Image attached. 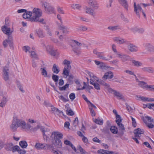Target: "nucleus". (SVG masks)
<instances>
[{"instance_id":"1","label":"nucleus","mask_w":154,"mask_h":154,"mask_svg":"<svg viewBox=\"0 0 154 154\" xmlns=\"http://www.w3.org/2000/svg\"><path fill=\"white\" fill-rule=\"evenodd\" d=\"M19 127L22 129L30 132L32 131L33 127L30 124L27 123L24 120L19 119L17 115H15L13 117L10 128L12 131H14Z\"/></svg>"},{"instance_id":"2","label":"nucleus","mask_w":154,"mask_h":154,"mask_svg":"<svg viewBox=\"0 0 154 154\" xmlns=\"http://www.w3.org/2000/svg\"><path fill=\"white\" fill-rule=\"evenodd\" d=\"M42 15V10L38 8H34L32 11H27L23 15V17L25 19L32 22L45 23L44 19L41 18Z\"/></svg>"},{"instance_id":"3","label":"nucleus","mask_w":154,"mask_h":154,"mask_svg":"<svg viewBox=\"0 0 154 154\" xmlns=\"http://www.w3.org/2000/svg\"><path fill=\"white\" fill-rule=\"evenodd\" d=\"M3 45L5 48L9 45L11 49L14 50V45L12 37L11 36H8V38L3 41Z\"/></svg>"},{"instance_id":"4","label":"nucleus","mask_w":154,"mask_h":154,"mask_svg":"<svg viewBox=\"0 0 154 154\" xmlns=\"http://www.w3.org/2000/svg\"><path fill=\"white\" fill-rule=\"evenodd\" d=\"M138 85L142 88L148 91L154 90V85H148L146 82L143 81H141L139 83H138Z\"/></svg>"},{"instance_id":"5","label":"nucleus","mask_w":154,"mask_h":154,"mask_svg":"<svg viewBox=\"0 0 154 154\" xmlns=\"http://www.w3.org/2000/svg\"><path fill=\"white\" fill-rule=\"evenodd\" d=\"M142 119L143 122L146 124L147 126L149 128H152L154 127V125L151 123L149 122H154V120L148 116H146L142 118Z\"/></svg>"},{"instance_id":"6","label":"nucleus","mask_w":154,"mask_h":154,"mask_svg":"<svg viewBox=\"0 0 154 154\" xmlns=\"http://www.w3.org/2000/svg\"><path fill=\"white\" fill-rule=\"evenodd\" d=\"M134 11L135 12L139 17H140V12H142L143 14L144 17H146V15L141 7V5L139 4H137L136 2H134Z\"/></svg>"},{"instance_id":"7","label":"nucleus","mask_w":154,"mask_h":154,"mask_svg":"<svg viewBox=\"0 0 154 154\" xmlns=\"http://www.w3.org/2000/svg\"><path fill=\"white\" fill-rule=\"evenodd\" d=\"M42 7L44 8L45 11L50 13H53L54 11V8L49 3L44 1L41 2Z\"/></svg>"},{"instance_id":"8","label":"nucleus","mask_w":154,"mask_h":154,"mask_svg":"<svg viewBox=\"0 0 154 154\" xmlns=\"http://www.w3.org/2000/svg\"><path fill=\"white\" fill-rule=\"evenodd\" d=\"M116 57L120 58L122 62H125L128 60L131 59L130 58V57L125 54H124L120 52L117 53L116 54Z\"/></svg>"},{"instance_id":"9","label":"nucleus","mask_w":154,"mask_h":154,"mask_svg":"<svg viewBox=\"0 0 154 154\" xmlns=\"http://www.w3.org/2000/svg\"><path fill=\"white\" fill-rule=\"evenodd\" d=\"M46 51L51 56H55L56 54L57 50L54 49L53 47L50 45H48L46 47Z\"/></svg>"},{"instance_id":"10","label":"nucleus","mask_w":154,"mask_h":154,"mask_svg":"<svg viewBox=\"0 0 154 154\" xmlns=\"http://www.w3.org/2000/svg\"><path fill=\"white\" fill-rule=\"evenodd\" d=\"M63 135L62 133L58 131H54L51 134V138L54 139L55 140L62 138Z\"/></svg>"},{"instance_id":"11","label":"nucleus","mask_w":154,"mask_h":154,"mask_svg":"<svg viewBox=\"0 0 154 154\" xmlns=\"http://www.w3.org/2000/svg\"><path fill=\"white\" fill-rule=\"evenodd\" d=\"M2 29L3 32L6 35L10 36L13 31V30H11L10 27L3 26L2 27Z\"/></svg>"},{"instance_id":"12","label":"nucleus","mask_w":154,"mask_h":154,"mask_svg":"<svg viewBox=\"0 0 154 154\" xmlns=\"http://www.w3.org/2000/svg\"><path fill=\"white\" fill-rule=\"evenodd\" d=\"M9 68L7 66H5L4 67L3 70V77L5 81H7L9 79L8 75Z\"/></svg>"},{"instance_id":"13","label":"nucleus","mask_w":154,"mask_h":154,"mask_svg":"<svg viewBox=\"0 0 154 154\" xmlns=\"http://www.w3.org/2000/svg\"><path fill=\"white\" fill-rule=\"evenodd\" d=\"M94 10L88 7H86L85 8L86 13L92 16L93 17H95L96 15V13L94 11Z\"/></svg>"},{"instance_id":"14","label":"nucleus","mask_w":154,"mask_h":154,"mask_svg":"<svg viewBox=\"0 0 154 154\" xmlns=\"http://www.w3.org/2000/svg\"><path fill=\"white\" fill-rule=\"evenodd\" d=\"M127 48L129 51L131 52H136L138 51V47L135 45L129 44L127 46Z\"/></svg>"},{"instance_id":"15","label":"nucleus","mask_w":154,"mask_h":154,"mask_svg":"<svg viewBox=\"0 0 154 154\" xmlns=\"http://www.w3.org/2000/svg\"><path fill=\"white\" fill-rule=\"evenodd\" d=\"M59 29L61 30L62 33L65 34H67L69 33V29L68 27L62 24L60 25L58 27Z\"/></svg>"},{"instance_id":"16","label":"nucleus","mask_w":154,"mask_h":154,"mask_svg":"<svg viewBox=\"0 0 154 154\" xmlns=\"http://www.w3.org/2000/svg\"><path fill=\"white\" fill-rule=\"evenodd\" d=\"M39 128L40 129L41 131L42 132L43 134H45V132L47 130H45V128L44 126H42L40 125H38L35 127H33L32 132L35 131Z\"/></svg>"},{"instance_id":"17","label":"nucleus","mask_w":154,"mask_h":154,"mask_svg":"<svg viewBox=\"0 0 154 154\" xmlns=\"http://www.w3.org/2000/svg\"><path fill=\"white\" fill-rule=\"evenodd\" d=\"M146 49L149 52H154V46L149 43H146L144 44Z\"/></svg>"},{"instance_id":"18","label":"nucleus","mask_w":154,"mask_h":154,"mask_svg":"<svg viewBox=\"0 0 154 154\" xmlns=\"http://www.w3.org/2000/svg\"><path fill=\"white\" fill-rule=\"evenodd\" d=\"M134 132V136L137 138H140L141 134L144 133V131L143 129L138 128L135 130Z\"/></svg>"},{"instance_id":"19","label":"nucleus","mask_w":154,"mask_h":154,"mask_svg":"<svg viewBox=\"0 0 154 154\" xmlns=\"http://www.w3.org/2000/svg\"><path fill=\"white\" fill-rule=\"evenodd\" d=\"M88 3L89 5L91 6L94 9H97L99 6L97 2L95 0H89Z\"/></svg>"},{"instance_id":"20","label":"nucleus","mask_w":154,"mask_h":154,"mask_svg":"<svg viewBox=\"0 0 154 154\" xmlns=\"http://www.w3.org/2000/svg\"><path fill=\"white\" fill-rule=\"evenodd\" d=\"M35 147L37 149H46V144L37 143L35 146Z\"/></svg>"},{"instance_id":"21","label":"nucleus","mask_w":154,"mask_h":154,"mask_svg":"<svg viewBox=\"0 0 154 154\" xmlns=\"http://www.w3.org/2000/svg\"><path fill=\"white\" fill-rule=\"evenodd\" d=\"M113 77V75L112 72L109 71L105 73L102 77L103 80H106L108 79H112Z\"/></svg>"},{"instance_id":"22","label":"nucleus","mask_w":154,"mask_h":154,"mask_svg":"<svg viewBox=\"0 0 154 154\" xmlns=\"http://www.w3.org/2000/svg\"><path fill=\"white\" fill-rule=\"evenodd\" d=\"M113 39L114 41L119 44H124L126 42L125 39L119 37H115L113 38Z\"/></svg>"},{"instance_id":"23","label":"nucleus","mask_w":154,"mask_h":154,"mask_svg":"<svg viewBox=\"0 0 154 154\" xmlns=\"http://www.w3.org/2000/svg\"><path fill=\"white\" fill-rule=\"evenodd\" d=\"M94 62L97 65L99 66L98 67L100 69L103 70L105 69L106 66L104 63L96 60L94 61Z\"/></svg>"},{"instance_id":"24","label":"nucleus","mask_w":154,"mask_h":154,"mask_svg":"<svg viewBox=\"0 0 154 154\" xmlns=\"http://www.w3.org/2000/svg\"><path fill=\"white\" fill-rule=\"evenodd\" d=\"M111 93L112 94L116 96L117 98L119 99H122L123 98L122 95L119 92L113 90Z\"/></svg>"},{"instance_id":"25","label":"nucleus","mask_w":154,"mask_h":154,"mask_svg":"<svg viewBox=\"0 0 154 154\" xmlns=\"http://www.w3.org/2000/svg\"><path fill=\"white\" fill-rule=\"evenodd\" d=\"M130 61H131L132 64L134 66L137 67H139L142 66L143 63L142 62L136 61L135 60L131 59H130Z\"/></svg>"},{"instance_id":"26","label":"nucleus","mask_w":154,"mask_h":154,"mask_svg":"<svg viewBox=\"0 0 154 154\" xmlns=\"http://www.w3.org/2000/svg\"><path fill=\"white\" fill-rule=\"evenodd\" d=\"M97 57L100 59L108 61L110 60L109 58H106L103 54V53L102 52H99L97 55Z\"/></svg>"},{"instance_id":"27","label":"nucleus","mask_w":154,"mask_h":154,"mask_svg":"<svg viewBox=\"0 0 154 154\" xmlns=\"http://www.w3.org/2000/svg\"><path fill=\"white\" fill-rule=\"evenodd\" d=\"M142 70L144 72L149 73H153L154 72V69L152 67H145L142 68Z\"/></svg>"},{"instance_id":"28","label":"nucleus","mask_w":154,"mask_h":154,"mask_svg":"<svg viewBox=\"0 0 154 154\" xmlns=\"http://www.w3.org/2000/svg\"><path fill=\"white\" fill-rule=\"evenodd\" d=\"M97 152L101 154H114L112 151L100 149L97 151Z\"/></svg>"},{"instance_id":"29","label":"nucleus","mask_w":154,"mask_h":154,"mask_svg":"<svg viewBox=\"0 0 154 154\" xmlns=\"http://www.w3.org/2000/svg\"><path fill=\"white\" fill-rule=\"evenodd\" d=\"M90 83L91 84L94 85V88L97 90L100 89V85L97 83L94 82L93 79H90Z\"/></svg>"},{"instance_id":"30","label":"nucleus","mask_w":154,"mask_h":154,"mask_svg":"<svg viewBox=\"0 0 154 154\" xmlns=\"http://www.w3.org/2000/svg\"><path fill=\"white\" fill-rule=\"evenodd\" d=\"M71 68L69 66V67H64L63 71V74L67 77L69 76V73L70 72Z\"/></svg>"},{"instance_id":"31","label":"nucleus","mask_w":154,"mask_h":154,"mask_svg":"<svg viewBox=\"0 0 154 154\" xmlns=\"http://www.w3.org/2000/svg\"><path fill=\"white\" fill-rule=\"evenodd\" d=\"M40 70L41 72L42 75L45 77L49 78L50 77L48 75V72L46 70L45 67L41 68L40 69Z\"/></svg>"},{"instance_id":"32","label":"nucleus","mask_w":154,"mask_h":154,"mask_svg":"<svg viewBox=\"0 0 154 154\" xmlns=\"http://www.w3.org/2000/svg\"><path fill=\"white\" fill-rule=\"evenodd\" d=\"M119 1L124 8L127 10H128V5L126 0H119Z\"/></svg>"},{"instance_id":"33","label":"nucleus","mask_w":154,"mask_h":154,"mask_svg":"<svg viewBox=\"0 0 154 154\" xmlns=\"http://www.w3.org/2000/svg\"><path fill=\"white\" fill-rule=\"evenodd\" d=\"M73 51L77 55H79L81 53V49L79 48L73 47Z\"/></svg>"},{"instance_id":"34","label":"nucleus","mask_w":154,"mask_h":154,"mask_svg":"<svg viewBox=\"0 0 154 154\" xmlns=\"http://www.w3.org/2000/svg\"><path fill=\"white\" fill-rule=\"evenodd\" d=\"M81 6L79 4H73L71 5V8L74 9L80 10L81 8Z\"/></svg>"},{"instance_id":"35","label":"nucleus","mask_w":154,"mask_h":154,"mask_svg":"<svg viewBox=\"0 0 154 154\" xmlns=\"http://www.w3.org/2000/svg\"><path fill=\"white\" fill-rule=\"evenodd\" d=\"M36 33L38 36L40 38H43L45 37V35L42 30L39 29L36 31Z\"/></svg>"},{"instance_id":"36","label":"nucleus","mask_w":154,"mask_h":154,"mask_svg":"<svg viewBox=\"0 0 154 154\" xmlns=\"http://www.w3.org/2000/svg\"><path fill=\"white\" fill-rule=\"evenodd\" d=\"M52 70L54 73L56 74H58L59 71L58 66L55 64H54L52 68Z\"/></svg>"},{"instance_id":"37","label":"nucleus","mask_w":154,"mask_h":154,"mask_svg":"<svg viewBox=\"0 0 154 154\" xmlns=\"http://www.w3.org/2000/svg\"><path fill=\"white\" fill-rule=\"evenodd\" d=\"M70 63L71 62L70 61L66 59L64 60L63 62V64L65 65V66L64 67H69V66L71 68V66L70 65Z\"/></svg>"},{"instance_id":"38","label":"nucleus","mask_w":154,"mask_h":154,"mask_svg":"<svg viewBox=\"0 0 154 154\" xmlns=\"http://www.w3.org/2000/svg\"><path fill=\"white\" fill-rule=\"evenodd\" d=\"M103 86H104V88L110 93H111L113 90V89L110 88V85L106 83H104V85Z\"/></svg>"},{"instance_id":"39","label":"nucleus","mask_w":154,"mask_h":154,"mask_svg":"<svg viewBox=\"0 0 154 154\" xmlns=\"http://www.w3.org/2000/svg\"><path fill=\"white\" fill-rule=\"evenodd\" d=\"M108 29L110 30L114 31L120 29V27L119 26H110L108 27Z\"/></svg>"},{"instance_id":"40","label":"nucleus","mask_w":154,"mask_h":154,"mask_svg":"<svg viewBox=\"0 0 154 154\" xmlns=\"http://www.w3.org/2000/svg\"><path fill=\"white\" fill-rule=\"evenodd\" d=\"M56 146V144L52 143L51 144H46V149H51L52 151V149H54V147Z\"/></svg>"},{"instance_id":"41","label":"nucleus","mask_w":154,"mask_h":154,"mask_svg":"<svg viewBox=\"0 0 154 154\" xmlns=\"http://www.w3.org/2000/svg\"><path fill=\"white\" fill-rule=\"evenodd\" d=\"M19 145L23 148H26L27 146V142L25 141H22L19 142Z\"/></svg>"},{"instance_id":"42","label":"nucleus","mask_w":154,"mask_h":154,"mask_svg":"<svg viewBox=\"0 0 154 154\" xmlns=\"http://www.w3.org/2000/svg\"><path fill=\"white\" fill-rule=\"evenodd\" d=\"M7 101L6 98L4 97L2 99L1 102L0 103V106L2 107H4Z\"/></svg>"},{"instance_id":"43","label":"nucleus","mask_w":154,"mask_h":154,"mask_svg":"<svg viewBox=\"0 0 154 154\" xmlns=\"http://www.w3.org/2000/svg\"><path fill=\"white\" fill-rule=\"evenodd\" d=\"M110 130L114 134H116L118 132L117 128L115 126H112L110 128Z\"/></svg>"},{"instance_id":"44","label":"nucleus","mask_w":154,"mask_h":154,"mask_svg":"<svg viewBox=\"0 0 154 154\" xmlns=\"http://www.w3.org/2000/svg\"><path fill=\"white\" fill-rule=\"evenodd\" d=\"M93 121L94 122L97 124L102 125L103 124V120L102 119L98 118L97 119H94Z\"/></svg>"},{"instance_id":"45","label":"nucleus","mask_w":154,"mask_h":154,"mask_svg":"<svg viewBox=\"0 0 154 154\" xmlns=\"http://www.w3.org/2000/svg\"><path fill=\"white\" fill-rule=\"evenodd\" d=\"M53 80L56 82V84L57 85V82L59 79V76L58 75H53L52 76Z\"/></svg>"},{"instance_id":"46","label":"nucleus","mask_w":154,"mask_h":154,"mask_svg":"<svg viewBox=\"0 0 154 154\" xmlns=\"http://www.w3.org/2000/svg\"><path fill=\"white\" fill-rule=\"evenodd\" d=\"M31 57L33 58L38 59V56L36 53L34 51L31 52Z\"/></svg>"},{"instance_id":"47","label":"nucleus","mask_w":154,"mask_h":154,"mask_svg":"<svg viewBox=\"0 0 154 154\" xmlns=\"http://www.w3.org/2000/svg\"><path fill=\"white\" fill-rule=\"evenodd\" d=\"M55 140V143L58 147H60L62 146V142L60 139H57Z\"/></svg>"},{"instance_id":"48","label":"nucleus","mask_w":154,"mask_h":154,"mask_svg":"<svg viewBox=\"0 0 154 154\" xmlns=\"http://www.w3.org/2000/svg\"><path fill=\"white\" fill-rule=\"evenodd\" d=\"M80 20L82 22L88 23L89 22L88 19L85 17H80Z\"/></svg>"},{"instance_id":"49","label":"nucleus","mask_w":154,"mask_h":154,"mask_svg":"<svg viewBox=\"0 0 154 154\" xmlns=\"http://www.w3.org/2000/svg\"><path fill=\"white\" fill-rule=\"evenodd\" d=\"M13 145L12 143H9L7 145L6 149L7 150L11 151Z\"/></svg>"},{"instance_id":"50","label":"nucleus","mask_w":154,"mask_h":154,"mask_svg":"<svg viewBox=\"0 0 154 154\" xmlns=\"http://www.w3.org/2000/svg\"><path fill=\"white\" fill-rule=\"evenodd\" d=\"M139 27L137 26H134L131 27L130 29L134 32H137Z\"/></svg>"},{"instance_id":"51","label":"nucleus","mask_w":154,"mask_h":154,"mask_svg":"<svg viewBox=\"0 0 154 154\" xmlns=\"http://www.w3.org/2000/svg\"><path fill=\"white\" fill-rule=\"evenodd\" d=\"M117 124L119 127V130L121 131L122 132H123L125 130L124 126L122 123Z\"/></svg>"},{"instance_id":"52","label":"nucleus","mask_w":154,"mask_h":154,"mask_svg":"<svg viewBox=\"0 0 154 154\" xmlns=\"http://www.w3.org/2000/svg\"><path fill=\"white\" fill-rule=\"evenodd\" d=\"M116 122L117 124L119 123H121L122 122V119H121L120 116L119 115H117L116 116Z\"/></svg>"},{"instance_id":"53","label":"nucleus","mask_w":154,"mask_h":154,"mask_svg":"<svg viewBox=\"0 0 154 154\" xmlns=\"http://www.w3.org/2000/svg\"><path fill=\"white\" fill-rule=\"evenodd\" d=\"M79 120L77 117L75 118L73 123V126L75 127L77 126L78 124Z\"/></svg>"},{"instance_id":"54","label":"nucleus","mask_w":154,"mask_h":154,"mask_svg":"<svg viewBox=\"0 0 154 154\" xmlns=\"http://www.w3.org/2000/svg\"><path fill=\"white\" fill-rule=\"evenodd\" d=\"M51 40L54 43L56 44H60V42L58 40L55 38L51 37L50 38Z\"/></svg>"},{"instance_id":"55","label":"nucleus","mask_w":154,"mask_h":154,"mask_svg":"<svg viewBox=\"0 0 154 154\" xmlns=\"http://www.w3.org/2000/svg\"><path fill=\"white\" fill-rule=\"evenodd\" d=\"M57 11L59 13L61 14H64V12L62 7H58L57 8Z\"/></svg>"},{"instance_id":"56","label":"nucleus","mask_w":154,"mask_h":154,"mask_svg":"<svg viewBox=\"0 0 154 154\" xmlns=\"http://www.w3.org/2000/svg\"><path fill=\"white\" fill-rule=\"evenodd\" d=\"M22 48L23 50L26 53L28 51H29V52H30L29 50H30V48L28 46H25L23 47Z\"/></svg>"},{"instance_id":"57","label":"nucleus","mask_w":154,"mask_h":154,"mask_svg":"<svg viewBox=\"0 0 154 154\" xmlns=\"http://www.w3.org/2000/svg\"><path fill=\"white\" fill-rule=\"evenodd\" d=\"M19 149V147L17 146H13L12 149L11 151H12L13 152H15L16 151H17L18 149Z\"/></svg>"},{"instance_id":"58","label":"nucleus","mask_w":154,"mask_h":154,"mask_svg":"<svg viewBox=\"0 0 154 154\" xmlns=\"http://www.w3.org/2000/svg\"><path fill=\"white\" fill-rule=\"evenodd\" d=\"M121 17L122 19L124 21L127 22H128L129 21L127 17L125 16L123 14H121Z\"/></svg>"},{"instance_id":"59","label":"nucleus","mask_w":154,"mask_h":154,"mask_svg":"<svg viewBox=\"0 0 154 154\" xmlns=\"http://www.w3.org/2000/svg\"><path fill=\"white\" fill-rule=\"evenodd\" d=\"M69 84H66L64 86L59 88V89L60 91L65 90L66 89L68 88Z\"/></svg>"},{"instance_id":"60","label":"nucleus","mask_w":154,"mask_h":154,"mask_svg":"<svg viewBox=\"0 0 154 154\" xmlns=\"http://www.w3.org/2000/svg\"><path fill=\"white\" fill-rule=\"evenodd\" d=\"M130 117L131 118L132 120V124L133 126L134 127H136V126L137 124L135 119L133 118L131 116H130Z\"/></svg>"},{"instance_id":"61","label":"nucleus","mask_w":154,"mask_h":154,"mask_svg":"<svg viewBox=\"0 0 154 154\" xmlns=\"http://www.w3.org/2000/svg\"><path fill=\"white\" fill-rule=\"evenodd\" d=\"M145 29L144 28L139 27L137 32L140 34L143 33L145 32Z\"/></svg>"},{"instance_id":"62","label":"nucleus","mask_w":154,"mask_h":154,"mask_svg":"<svg viewBox=\"0 0 154 154\" xmlns=\"http://www.w3.org/2000/svg\"><path fill=\"white\" fill-rule=\"evenodd\" d=\"M10 21L9 19L8 18H6L5 20V25L4 26L10 27Z\"/></svg>"},{"instance_id":"63","label":"nucleus","mask_w":154,"mask_h":154,"mask_svg":"<svg viewBox=\"0 0 154 154\" xmlns=\"http://www.w3.org/2000/svg\"><path fill=\"white\" fill-rule=\"evenodd\" d=\"M80 151L82 153V154H89L88 152H86L80 146L79 148Z\"/></svg>"},{"instance_id":"64","label":"nucleus","mask_w":154,"mask_h":154,"mask_svg":"<svg viewBox=\"0 0 154 154\" xmlns=\"http://www.w3.org/2000/svg\"><path fill=\"white\" fill-rule=\"evenodd\" d=\"M18 152L20 154H25L26 151L23 149H20L19 148V149L18 150Z\"/></svg>"}]
</instances>
